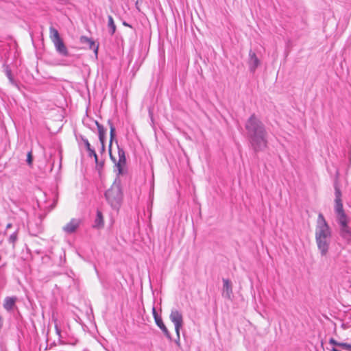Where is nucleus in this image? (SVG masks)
<instances>
[{
	"mask_svg": "<svg viewBox=\"0 0 351 351\" xmlns=\"http://www.w3.org/2000/svg\"><path fill=\"white\" fill-rule=\"evenodd\" d=\"M101 152H103L105 151V144H104V143H101Z\"/></svg>",
	"mask_w": 351,
	"mask_h": 351,
	"instance_id": "obj_31",
	"label": "nucleus"
},
{
	"mask_svg": "<svg viewBox=\"0 0 351 351\" xmlns=\"http://www.w3.org/2000/svg\"><path fill=\"white\" fill-rule=\"evenodd\" d=\"M339 234L347 243L351 241V228L348 225L339 227Z\"/></svg>",
	"mask_w": 351,
	"mask_h": 351,
	"instance_id": "obj_10",
	"label": "nucleus"
},
{
	"mask_svg": "<svg viewBox=\"0 0 351 351\" xmlns=\"http://www.w3.org/2000/svg\"><path fill=\"white\" fill-rule=\"evenodd\" d=\"M246 136L250 147L255 153L263 152L267 147L268 133L261 119L252 114L245 124Z\"/></svg>",
	"mask_w": 351,
	"mask_h": 351,
	"instance_id": "obj_1",
	"label": "nucleus"
},
{
	"mask_svg": "<svg viewBox=\"0 0 351 351\" xmlns=\"http://www.w3.org/2000/svg\"><path fill=\"white\" fill-rule=\"evenodd\" d=\"M329 343L330 344H332L334 346H339L340 347V344H341V342H338L337 341H336L335 339L333 338H330V340H329Z\"/></svg>",
	"mask_w": 351,
	"mask_h": 351,
	"instance_id": "obj_28",
	"label": "nucleus"
},
{
	"mask_svg": "<svg viewBox=\"0 0 351 351\" xmlns=\"http://www.w3.org/2000/svg\"><path fill=\"white\" fill-rule=\"evenodd\" d=\"M108 26L110 28V33L111 35L114 34L116 31V25L114 23V20L112 16H108Z\"/></svg>",
	"mask_w": 351,
	"mask_h": 351,
	"instance_id": "obj_18",
	"label": "nucleus"
},
{
	"mask_svg": "<svg viewBox=\"0 0 351 351\" xmlns=\"http://www.w3.org/2000/svg\"><path fill=\"white\" fill-rule=\"evenodd\" d=\"M80 138L81 140L83 141V143H84V145L86 148V150L88 149H90L91 148L90 147V144L89 143L88 141L87 138H86L84 136H80Z\"/></svg>",
	"mask_w": 351,
	"mask_h": 351,
	"instance_id": "obj_22",
	"label": "nucleus"
},
{
	"mask_svg": "<svg viewBox=\"0 0 351 351\" xmlns=\"http://www.w3.org/2000/svg\"><path fill=\"white\" fill-rule=\"evenodd\" d=\"M87 151H88V156L90 157V158L91 157H95L97 155L95 149H93V148H90V149H88Z\"/></svg>",
	"mask_w": 351,
	"mask_h": 351,
	"instance_id": "obj_29",
	"label": "nucleus"
},
{
	"mask_svg": "<svg viewBox=\"0 0 351 351\" xmlns=\"http://www.w3.org/2000/svg\"><path fill=\"white\" fill-rule=\"evenodd\" d=\"M340 347L348 351H351V344L350 343L341 342V344H340Z\"/></svg>",
	"mask_w": 351,
	"mask_h": 351,
	"instance_id": "obj_26",
	"label": "nucleus"
},
{
	"mask_svg": "<svg viewBox=\"0 0 351 351\" xmlns=\"http://www.w3.org/2000/svg\"><path fill=\"white\" fill-rule=\"evenodd\" d=\"M3 71L6 75V76L8 77L10 82L14 85V86H16V81L14 80L13 76H12V71L10 68V66L6 64H3Z\"/></svg>",
	"mask_w": 351,
	"mask_h": 351,
	"instance_id": "obj_16",
	"label": "nucleus"
},
{
	"mask_svg": "<svg viewBox=\"0 0 351 351\" xmlns=\"http://www.w3.org/2000/svg\"><path fill=\"white\" fill-rule=\"evenodd\" d=\"M315 237L317 248L319 250L321 255L322 256H326L328 252L332 237V231L322 213H319L318 215L315 227Z\"/></svg>",
	"mask_w": 351,
	"mask_h": 351,
	"instance_id": "obj_2",
	"label": "nucleus"
},
{
	"mask_svg": "<svg viewBox=\"0 0 351 351\" xmlns=\"http://www.w3.org/2000/svg\"><path fill=\"white\" fill-rule=\"evenodd\" d=\"M32 160H33L32 153V151H29L27 153L26 161L29 165H32Z\"/></svg>",
	"mask_w": 351,
	"mask_h": 351,
	"instance_id": "obj_23",
	"label": "nucleus"
},
{
	"mask_svg": "<svg viewBox=\"0 0 351 351\" xmlns=\"http://www.w3.org/2000/svg\"><path fill=\"white\" fill-rule=\"evenodd\" d=\"M81 220L79 219L73 218L68 223H66L62 230L66 234H72L75 232L79 228Z\"/></svg>",
	"mask_w": 351,
	"mask_h": 351,
	"instance_id": "obj_8",
	"label": "nucleus"
},
{
	"mask_svg": "<svg viewBox=\"0 0 351 351\" xmlns=\"http://www.w3.org/2000/svg\"><path fill=\"white\" fill-rule=\"evenodd\" d=\"M170 320L173 323L176 333V343L180 346V331L183 326V316L180 311L177 309H172L169 315Z\"/></svg>",
	"mask_w": 351,
	"mask_h": 351,
	"instance_id": "obj_5",
	"label": "nucleus"
},
{
	"mask_svg": "<svg viewBox=\"0 0 351 351\" xmlns=\"http://www.w3.org/2000/svg\"><path fill=\"white\" fill-rule=\"evenodd\" d=\"M95 162L96 164H99V162H98V157H97V155H96L95 157Z\"/></svg>",
	"mask_w": 351,
	"mask_h": 351,
	"instance_id": "obj_32",
	"label": "nucleus"
},
{
	"mask_svg": "<svg viewBox=\"0 0 351 351\" xmlns=\"http://www.w3.org/2000/svg\"><path fill=\"white\" fill-rule=\"evenodd\" d=\"M156 322V324L160 328V330L162 331V332L164 333V335H165V337L169 340V341H171L172 340V337H171V335L170 334V332H169L168 329L167 328V327L165 326V325L163 323V321L162 319V318L160 319H157L156 318V321L155 322Z\"/></svg>",
	"mask_w": 351,
	"mask_h": 351,
	"instance_id": "obj_12",
	"label": "nucleus"
},
{
	"mask_svg": "<svg viewBox=\"0 0 351 351\" xmlns=\"http://www.w3.org/2000/svg\"><path fill=\"white\" fill-rule=\"evenodd\" d=\"M49 36L56 51L63 56H68L69 51L62 39L60 38L58 31L52 26L49 27Z\"/></svg>",
	"mask_w": 351,
	"mask_h": 351,
	"instance_id": "obj_4",
	"label": "nucleus"
},
{
	"mask_svg": "<svg viewBox=\"0 0 351 351\" xmlns=\"http://www.w3.org/2000/svg\"><path fill=\"white\" fill-rule=\"evenodd\" d=\"M337 222L339 224V227L342 226L348 225L347 216L345 213H337Z\"/></svg>",
	"mask_w": 351,
	"mask_h": 351,
	"instance_id": "obj_17",
	"label": "nucleus"
},
{
	"mask_svg": "<svg viewBox=\"0 0 351 351\" xmlns=\"http://www.w3.org/2000/svg\"><path fill=\"white\" fill-rule=\"evenodd\" d=\"M105 197L114 209H119L123 199L122 189L119 182L116 181L105 193Z\"/></svg>",
	"mask_w": 351,
	"mask_h": 351,
	"instance_id": "obj_3",
	"label": "nucleus"
},
{
	"mask_svg": "<svg viewBox=\"0 0 351 351\" xmlns=\"http://www.w3.org/2000/svg\"><path fill=\"white\" fill-rule=\"evenodd\" d=\"M87 45H88V47L90 49L93 50L95 56H97V53H98V48H99L98 45H96L95 41L93 39H90V42L88 43H87Z\"/></svg>",
	"mask_w": 351,
	"mask_h": 351,
	"instance_id": "obj_19",
	"label": "nucleus"
},
{
	"mask_svg": "<svg viewBox=\"0 0 351 351\" xmlns=\"http://www.w3.org/2000/svg\"><path fill=\"white\" fill-rule=\"evenodd\" d=\"M249 69L252 73H254L257 67L260 65V60L258 58L255 52L252 50L249 51V59L247 61Z\"/></svg>",
	"mask_w": 351,
	"mask_h": 351,
	"instance_id": "obj_7",
	"label": "nucleus"
},
{
	"mask_svg": "<svg viewBox=\"0 0 351 351\" xmlns=\"http://www.w3.org/2000/svg\"><path fill=\"white\" fill-rule=\"evenodd\" d=\"M108 124L110 127V143H109V146H108V151H109V154H110V159L113 161V162H116V158L112 156V153H111V148H112V141L113 139L115 137V128L111 120H108Z\"/></svg>",
	"mask_w": 351,
	"mask_h": 351,
	"instance_id": "obj_9",
	"label": "nucleus"
},
{
	"mask_svg": "<svg viewBox=\"0 0 351 351\" xmlns=\"http://www.w3.org/2000/svg\"><path fill=\"white\" fill-rule=\"evenodd\" d=\"M16 300L17 298L16 297H6L3 303L4 308L8 311L12 310Z\"/></svg>",
	"mask_w": 351,
	"mask_h": 351,
	"instance_id": "obj_13",
	"label": "nucleus"
},
{
	"mask_svg": "<svg viewBox=\"0 0 351 351\" xmlns=\"http://www.w3.org/2000/svg\"><path fill=\"white\" fill-rule=\"evenodd\" d=\"M12 227V223H8L7 226H6V229H8Z\"/></svg>",
	"mask_w": 351,
	"mask_h": 351,
	"instance_id": "obj_34",
	"label": "nucleus"
},
{
	"mask_svg": "<svg viewBox=\"0 0 351 351\" xmlns=\"http://www.w3.org/2000/svg\"><path fill=\"white\" fill-rule=\"evenodd\" d=\"M118 156L119 160L117 163H115L116 167L118 171V175H121L123 173V167L126 163V158L125 151L123 148H120L118 145Z\"/></svg>",
	"mask_w": 351,
	"mask_h": 351,
	"instance_id": "obj_6",
	"label": "nucleus"
},
{
	"mask_svg": "<svg viewBox=\"0 0 351 351\" xmlns=\"http://www.w3.org/2000/svg\"><path fill=\"white\" fill-rule=\"evenodd\" d=\"M123 25H125V26H128V27H131V25H129L128 23H127L126 22H123Z\"/></svg>",
	"mask_w": 351,
	"mask_h": 351,
	"instance_id": "obj_33",
	"label": "nucleus"
},
{
	"mask_svg": "<svg viewBox=\"0 0 351 351\" xmlns=\"http://www.w3.org/2000/svg\"><path fill=\"white\" fill-rule=\"evenodd\" d=\"M18 239V230H16L14 232H13L12 234L10 235L8 238V241L10 243H12L13 247L15 245V243L16 242Z\"/></svg>",
	"mask_w": 351,
	"mask_h": 351,
	"instance_id": "obj_20",
	"label": "nucleus"
},
{
	"mask_svg": "<svg viewBox=\"0 0 351 351\" xmlns=\"http://www.w3.org/2000/svg\"><path fill=\"white\" fill-rule=\"evenodd\" d=\"M91 38H89L85 36H82L80 38V41L81 43L82 44H87L90 42V40Z\"/></svg>",
	"mask_w": 351,
	"mask_h": 351,
	"instance_id": "obj_24",
	"label": "nucleus"
},
{
	"mask_svg": "<svg viewBox=\"0 0 351 351\" xmlns=\"http://www.w3.org/2000/svg\"><path fill=\"white\" fill-rule=\"evenodd\" d=\"M55 328H56V333L58 335V336L60 337L61 336V330L60 329L58 328V326L57 325L55 326Z\"/></svg>",
	"mask_w": 351,
	"mask_h": 351,
	"instance_id": "obj_30",
	"label": "nucleus"
},
{
	"mask_svg": "<svg viewBox=\"0 0 351 351\" xmlns=\"http://www.w3.org/2000/svg\"><path fill=\"white\" fill-rule=\"evenodd\" d=\"M152 314H153V317L154 318L155 322L156 321V318L157 319L162 318L160 315H158L155 307H153V308H152Z\"/></svg>",
	"mask_w": 351,
	"mask_h": 351,
	"instance_id": "obj_27",
	"label": "nucleus"
},
{
	"mask_svg": "<svg viewBox=\"0 0 351 351\" xmlns=\"http://www.w3.org/2000/svg\"><path fill=\"white\" fill-rule=\"evenodd\" d=\"M95 124L98 130L99 139L100 143H105L106 129L97 121H95Z\"/></svg>",
	"mask_w": 351,
	"mask_h": 351,
	"instance_id": "obj_14",
	"label": "nucleus"
},
{
	"mask_svg": "<svg viewBox=\"0 0 351 351\" xmlns=\"http://www.w3.org/2000/svg\"><path fill=\"white\" fill-rule=\"evenodd\" d=\"M341 191L337 187H335V200H341Z\"/></svg>",
	"mask_w": 351,
	"mask_h": 351,
	"instance_id": "obj_25",
	"label": "nucleus"
},
{
	"mask_svg": "<svg viewBox=\"0 0 351 351\" xmlns=\"http://www.w3.org/2000/svg\"><path fill=\"white\" fill-rule=\"evenodd\" d=\"M232 294V285L230 280L223 278V295L230 299Z\"/></svg>",
	"mask_w": 351,
	"mask_h": 351,
	"instance_id": "obj_11",
	"label": "nucleus"
},
{
	"mask_svg": "<svg viewBox=\"0 0 351 351\" xmlns=\"http://www.w3.org/2000/svg\"><path fill=\"white\" fill-rule=\"evenodd\" d=\"M104 226V219L101 211H97L96 218L93 224V227L96 228H101Z\"/></svg>",
	"mask_w": 351,
	"mask_h": 351,
	"instance_id": "obj_15",
	"label": "nucleus"
},
{
	"mask_svg": "<svg viewBox=\"0 0 351 351\" xmlns=\"http://www.w3.org/2000/svg\"><path fill=\"white\" fill-rule=\"evenodd\" d=\"M335 212L336 213H344L343 204L341 200H335Z\"/></svg>",
	"mask_w": 351,
	"mask_h": 351,
	"instance_id": "obj_21",
	"label": "nucleus"
},
{
	"mask_svg": "<svg viewBox=\"0 0 351 351\" xmlns=\"http://www.w3.org/2000/svg\"><path fill=\"white\" fill-rule=\"evenodd\" d=\"M138 1H136V3H135V5H136V8L138 10H140V9H139V8H138Z\"/></svg>",
	"mask_w": 351,
	"mask_h": 351,
	"instance_id": "obj_35",
	"label": "nucleus"
}]
</instances>
